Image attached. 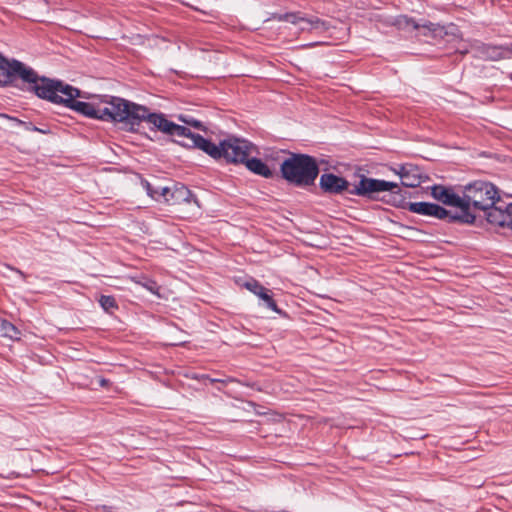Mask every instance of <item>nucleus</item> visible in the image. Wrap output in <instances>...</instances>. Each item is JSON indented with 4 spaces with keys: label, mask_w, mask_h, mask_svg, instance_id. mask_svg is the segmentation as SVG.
I'll return each instance as SVG.
<instances>
[{
    "label": "nucleus",
    "mask_w": 512,
    "mask_h": 512,
    "mask_svg": "<svg viewBox=\"0 0 512 512\" xmlns=\"http://www.w3.org/2000/svg\"><path fill=\"white\" fill-rule=\"evenodd\" d=\"M143 122H147L164 134L176 137L174 141L186 148H197L215 160H225L226 163L243 164L247 157L257 153V147L250 141L229 137L218 145L203 136L193 133L189 128L169 121L163 113H152L146 107Z\"/></svg>",
    "instance_id": "2"
},
{
    "label": "nucleus",
    "mask_w": 512,
    "mask_h": 512,
    "mask_svg": "<svg viewBox=\"0 0 512 512\" xmlns=\"http://www.w3.org/2000/svg\"><path fill=\"white\" fill-rule=\"evenodd\" d=\"M135 282L153 294H158L159 286L156 281L147 278L145 276L140 277L139 279L134 278Z\"/></svg>",
    "instance_id": "20"
},
{
    "label": "nucleus",
    "mask_w": 512,
    "mask_h": 512,
    "mask_svg": "<svg viewBox=\"0 0 512 512\" xmlns=\"http://www.w3.org/2000/svg\"><path fill=\"white\" fill-rule=\"evenodd\" d=\"M492 221L497 222L501 225H507L508 228L512 230V204L508 207V211L506 214H501V212H494L491 215Z\"/></svg>",
    "instance_id": "18"
},
{
    "label": "nucleus",
    "mask_w": 512,
    "mask_h": 512,
    "mask_svg": "<svg viewBox=\"0 0 512 512\" xmlns=\"http://www.w3.org/2000/svg\"><path fill=\"white\" fill-rule=\"evenodd\" d=\"M432 197L438 202L458 208L462 212V196L455 193L452 187H446L444 185H434L431 188Z\"/></svg>",
    "instance_id": "11"
},
{
    "label": "nucleus",
    "mask_w": 512,
    "mask_h": 512,
    "mask_svg": "<svg viewBox=\"0 0 512 512\" xmlns=\"http://www.w3.org/2000/svg\"><path fill=\"white\" fill-rule=\"evenodd\" d=\"M408 211L423 216L434 217L439 220H445L448 223H459L458 220H453L452 218L455 213L435 203L414 202L408 206Z\"/></svg>",
    "instance_id": "8"
},
{
    "label": "nucleus",
    "mask_w": 512,
    "mask_h": 512,
    "mask_svg": "<svg viewBox=\"0 0 512 512\" xmlns=\"http://www.w3.org/2000/svg\"><path fill=\"white\" fill-rule=\"evenodd\" d=\"M258 297L263 301V305L266 308L276 312L281 316L286 315L280 308H278L275 300L273 299V294L269 289L265 288V291H263Z\"/></svg>",
    "instance_id": "17"
},
{
    "label": "nucleus",
    "mask_w": 512,
    "mask_h": 512,
    "mask_svg": "<svg viewBox=\"0 0 512 512\" xmlns=\"http://www.w3.org/2000/svg\"><path fill=\"white\" fill-rule=\"evenodd\" d=\"M163 202L170 205L181 203H197L195 195L183 184L175 183L171 187L164 186L161 188Z\"/></svg>",
    "instance_id": "10"
},
{
    "label": "nucleus",
    "mask_w": 512,
    "mask_h": 512,
    "mask_svg": "<svg viewBox=\"0 0 512 512\" xmlns=\"http://www.w3.org/2000/svg\"><path fill=\"white\" fill-rule=\"evenodd\" d=\"M26 64L17 59H7L0 53V87L15 86L20 75L26 74L23 69Z\"/></svg>",
    "instance_id": "6"
},
{
    "label": "nucleus",
    "mask_w": 512,
    "mask_h": 512,
    "mask_svg": "<svg viewBox=\"0 0 512 512\" xmlns=\"http://www.w3.org/2000/svg\"><path fill=\"white\" fill-rule=\"evenodd\" d=\"M1 330L3 331L4 336L9 337L11 339L17 338V336L20 334L15 325H13L11 322L7 320H2Z\"/></svg>",
    "instance_id": "21"
},
{
    "label": "nucleus",
    "mask_w": 512,
    "mask_h": 512,
    "mask_svg": "<svg viewBox=\"0 0 512 512\" xmlns=\"http://www.w3.org/2000/svg\"><path fill=\"white\" fill-rule=\"evenodd\" d=\"M19 80L23 91L34 93L38 98L56 105H62L84 117L121 124L130 132L138 131L146 115V106L120 97L108 100L85 102L86 93L61 80L40 76L33 68L25 65Z\"/></svg>",
    "instance_id": "1"
},
{
    "label": "nucleus",
    "mask_w": 512,
    "mask_h": 512,
    "mask_svg": "<svg viewBox=\"0 0 512 512\" xmlns=\"http://www.w3.org/2000/svg\"><path fill=\"white\" fill-rule=\"evenodd\" d=\"M140 183L149 197L158 202L163 201L161 186H155L143 177H140Z\"/></svg>",
    "instance_id": "16"
},
{
    "label": "nucleus",
    "mask_w": 512,
    "mask_h": 512,
    "mask_svg": "<svg viewBox=\"0 0 512 512\" xmlns=\"http://www.w3.org/2000/svg\"><path fill=\"white\" fill-rule=\"evenodd\" d=\"M386 191L390 192L389 199L385 200L387 204L408 210V206L411 205L412 202L406 200V195L395 182L361 175L359 181L354 184L351 192L354 193L355 196L369 200H378L377 194Z\"/></svg>",
    "instance_id": "5"
},
{
    "label": "nucleus",
    "mask_w": 512,
    "mask_h": 512,
    "mask_svg": "<svg viewBox=\"0 0 512 512\" xmlns=\"http://www.w3.org/2000/svg\"><path fill=\"white\" fill-rule=\"evenodd\" d=\"M395 172L401 179V184L408 188L418 187L422 183L420 169L413 164L400 165Z\"/></svg>",
    "instance_id": "13"
},
{
    "label": "nucleus",
    "mask_w": 512,
    "mask_h": 512,
    "mask_svg": "<svg viewBox=\"0 0 512 512\" xmlns=\"http://www.w3.org/2000/svg\"><path fill=\"white\" fill-rule=\"evenodd\" d=\"M282 178L299 188L313 186L320 169L316 158L308 154L291 153L280 165Z\"/></svg>",
    "instance_id": "4"
},
{
    "label": "nucleus",
    "mask_w": 512,
    "mask_h": 512,
    "mask_svg": "<svg viewBox=\"0 0 512 512\" xmlns=\"http://www.w3.org/2000/svg\"><path fill=\"white\" fill-rule=\"evenodd\" d=\"M500 197L497 187L491 182L477 180L463 187L462 190V212H455L453 220H458L462 224H473L476 220L475 211H486L487 221L491 224L501 227H508L492 221L491 215L494 212L506 214L507 205L499 204Z\"/></svg>",
    "instance_id": "3"
},
{
    "label": "nucleus",
    "mask_w": 512,
    "mask_h": 512,
    "mask_svg": "<svg viewBox=\"0 0 512 512\" xmlns=\"http://www.w3.org/2000/svg\"><path fill=\"white\" fill-rule=\"evenodd\" d=\"M179 120L184 122L185 124H188V125L193 126L195 128H199L200 129L202 127L201 122L196 120V119H194L191 116L180 115L179 116Z\"/></svg>",
    "instance_id": "24"
},
{
    "label": "nucleus",
    "mask_w": 512,
    "mask_h": 512,
    "mask_svg": "<svg viewBox=\"0 0 512 512\" xmlns=\"http://www.w3.org/2000/svg\"><path fill=\"white\" fill-rule=\"evenodd\" d=\"M508 49H509L510 54H512V43L510 45H508Z\"/></svg>",
    "instance_id": "30"
},
{
    "label": "nucleus",
    "mask_w": 512,
    "mask_h": 512,
    "mask_svg": "<svg viewBox=\"0 0 512 512\" xmlns=\"http://www.w3.org/2000/svg\"><path fill=\"white\" fill-rule=\"evenodd\" d=\"M108 383H109V381L107 379L103 378V379L100 380V385L103 386V387L107 386Z\"/></svg>",
    "instance_id": "29"
},
{
    "label": "nucleus",
    "mask_w": 512,
    "mask_h": 512,
    "mask_svg": "<svg viewBox=\"0 0 512 512\" xmlns=\"http://www.w3.org/2000/svg\"><path fill=\"white\" fill-rule=\"evenodd\" d=\"M4 117H6L10 121L14 122L16 125L22 126L23 128H24V124H27L26 121L20 120V119H18L16 117H12V116H9V115H4Z\"/></svg>",
    "instance_id": "25"
},
{
    "label": "nucleus",
    "mask_w": 512,
    "mask_h": 512,
    "mask_svg": "<svg viewBox=\"0 0 512 512\" xmlns=\"http://www.w3.org/2000/svg\"><path fill=\"white\" fill-rule=\"evenodd\" d=\"M193 378L196 380H199V381H207L208 375H205V374L195 375Z\"/></svg>",
    "instance_id": "28"
},
{
    "label": "nucleus",
    "mask_w": 512,
    "mask_h": 512,
    "mask_svg": "<svg viewBox=\"0 0 512 512\" xmlns=\"http://www.w3.org/2000/svg\"><path fill=\"white\" fill-rule=\"evenodd\" d=\"M476 52L479 58L491 61L504 59L508 56V54H510L508 45L496 46L484 43H481L476 47Z\"/></svg>",
    "instance_id": "14"
},
{
    "label": "nucleus",
    "mask_w": 512,
    "mask_h": 512,
    "mask_svg": "<svg viewBox=\"0 0 512 512\" xmlns=\"http://www.w3.org/2000/svg\"><path fill=\"white\" fill-rule=\"evenodd\" d=\"M353 187L354 185L351 186L350 182L344 177L331 172L321 174L319 179V188L322 193L327 195H342L344 192L354 195L351 192Z\"/></svg>",
    "instance_id": "7"
},
{
    "label": "nucleus",
    "mask_w": 512,
    "mask_h": 512,
    "mask_svg": "<svg viewBox=\"0 0 512 512\" xmlns=\"http://www.w3.org/2000/svg\"><path fill=\"white\" fill-rule=\"evenodd\" d=\"M243 164L250 172L258 176L264 178H272L274 176L273 171L267 166V164L257 157L249 156Z\"/></svg>",
    "instance_id": "15"
},
{
    "label": "nucleus",
    "mask_w": 512,
    "mask_h": 512,
    "mask_svg": "<svg viewBox=\"0 0 512 512\" xmlns=\"http://www.w3.org/2000/svg\"><path fill=\"white\" fill-rule=\"evenodd\" d=\"M207 381H209L211 384L216 383V382L226 384V383H228V382L233 381V379H232V378H227V379H217V378H211V377H209V376H208Z\"/></svg>",
    "instance_id": "26"
},
{
    "label": "nucleus",
    "mask_w": 512,
    "mask_h": 512,
    "mask_svg": "<svg viewBox=\"0 0 512 512\" xmlns=\"http://www.w3.org/2000/svg\"><path fill=\"white\" fill-rule=\"evenodd\" d=\"M24 129L27 131H34V132H38L41 134H49L50 133V129L47 125H45L44 127H37V126L33 125L31 122H27V124H24Z\"/></svg>",
    "instance_id": "23"
},
{
    "label": "nucleus",
    "mask_w": 512,
    "mask_h": 512,
    "mask_svg": "<svg viewBox=\"0 0 512 512\" xmlns=\"http://www.w3.org/2000/svg\"><path fill=\"white\" fill-rule=\"evenodd\" d=\"M6 267H7L8 269H10V270H12V271L16 272V273H17V274H18V275H19L23 280H26L27 275H26L23 271H21V270H19V269L15 268V267H12V266H10V265H6Z\"/></svg>",
    "instance_id": "27"
},
{
    "label": "nucleus",
    "mask_w": 512,
    "mask_h": 512,
    "mask_svg": "<svg viewBox=\"0 0 512 512\" xmlns=\"http://www.w3.org/2000/svg\"><path fill=\"white\" fill-rule=\"evenodd\" d=\"M99 304L106 312H112L113 310L118 309L116 299L110 295H101L99 298Z\"/></svg>",
    "instance_id": "19"
},
{
    "label": "nucleus",
    "mask_w": 512,
    "mask_h": 512,
    "mask_svg": "<svg viewBox=\"0 0 512 512\" xmlns=\"http://www.w3.org/2000/svg\"><path fill=\"white\" fill-rule=\"evenodd\" d=\"M279 20L299 24L302 30L326 29L325 22L318 17L305 18L300 13H285L280 15Z\"/></svg>",
    "instance_id": "12"
},
{
    "label": "nucleus",
    "mask_w": 512,
    "mask_h": 512,
    "mask_svg": "<svg viewBox=\"0 0 512 512\" xmlns=\"http://www.w3.org/2000/svg\"><path fill=\"white\" fill-rule=\"evenodd\" d=\"M243 286L257 297L265 291L266 288L256 279L246 281Z\"/></svg>",
    "instance_id": "22"
},
{
    "label": "nucleus",
    "mask_w": 512,
    "mask_h": 512,
    "mask_svg": "<svg viewBox=\"0 0 512 512\" xmlns=\"http://www.w3.org/2000/svg\"><path fill=\"white\" fill-rule=\"evenodd\" d=\"M396 24L399 27H412L415 30H422L423 36L431 37L433 39L443 38L448 33L446 28L440 24L432 23L429 21L420 24L413 18H408L407 16L399 17L396 21Z\"/></svg>",
    "instance_id": "9"
}]
</instances>
